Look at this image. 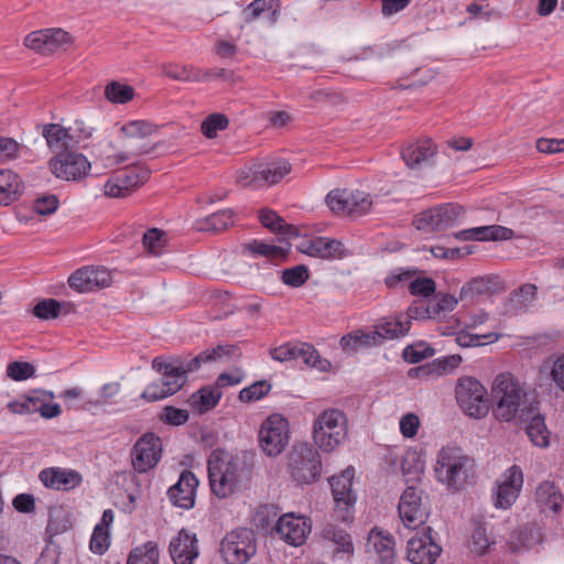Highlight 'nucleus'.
Returning <instances> with one entry per match:
<instances>
[{
    "label": "nucleus",
    "instance_id": "nucleus-6",
    "mask_svg": "<svg viewBox=\"0 0 564 564\" xmlns=\"http://www.w3.org/2000/svg\"><path fill=\"white\" fill-rule=\"evenodd\" d=\"M292 479L299 485H310L319 479L323 470L322 458L316 448L307 443L293 446L289 459Z\"/></svg>",
    "mask_w": 564,
    "mask_h": 564
},
{
    "label": "nucleus",
    "instance_id": "nucleus-63",
    "mask_svg": "<svg viewBox=\"0 0 564 564\" xmlns=\"http://www.w3.org/2000/svg\"><path fill=\"white\" fill-rule=\"evenodd\" d=\"M436 284L431 278H414L410 281L409 292L412 295L429 297L435 293Z\"/></svg>",
    "mask_w": 564,
    "mask_h": 564
},
{
    "label": "nucleus",
    "instance_id": "nucleus-52",
    "mask_svg": "<svg viewBox=\"0 0 564 564\" xmlns=\"http://www.w3.org/2000/svg\"><path fill=\"white\" fill-rule=\"evenodd\" d=\"M297 350V359H302L307 366L324 370L329 365L326 359L321 358L317 349L311 344L300 343Z\"/></svg>",
    "mask_w": 564,
    "mask_h": 564
},
{
    "label": "nucleus",
    "instance_id": "nucleus-53",
    "mask_svg": "<svg viewBox=\"0 0 564 564\" xmlns=\"http://www.w3.org/2000/svg\"><path fill=\"white\" fill-rule=\"evenodd\" d=\"M279 517L274 506H261L254 517L256 525L264 531H273Z\"/></svg>",
    "mask_w": 564,
    "mask_h": 564
},
{
    "label": "nucleus",
    "instance_id": "nucleus-16",
    "mask_svg": "<svg viewBox=\"0 0 564 564\" xmlns=\"http://www.w3.org/2000/svg\"><path fill=\"white\" fill-rule=\"evenodd\" d=\"M160 458L161 441L153 433L142 435L131 452L132 465L138 473H147L159 463Z\"/></svg>",
    "mask_w": 564,
    "mask_h": 564
},
{
    "label": "nucleus",
    "instance_id": "nucleus-34",
    "mask_svg": "<svg viewBox=\"0 0 564 564\" xmlns=\"http://www.w3.org/2000/svg\"><path fill=\"white\" fill-rule=\"evenodd\" d=\"M290 172L291 164L286 160L259 163L258 171H256L262 187L279 183Z\"/></svg>",
    "mask_w": 564,
    "mask_h": 564
},
{
    "label": "nucleus",
    "instance_id": "nucleus-30",
    "mask_svg": "<svg viewBox=\"0 0 564 564\" xmlns=\"http://www.w3.org/2000/svg\"><path fill=\"white\" fill-rule=\"evenodd\" d=\"M221 397L223 392L213 383L194 392L188 399V404L198 414H204L216 408Z\"/></svg>",
    "mask_w": 564,
    "mask_h": 564
},
{
    "label": "nucleus",
    "instance_id": "nucleus-15",
    "mask_svg": "<svg viewBox=\"0 0 564 564\" xmlns=\"http://www.w3.org/2000/svg\"><path fill=\"white\" fill-rule=\"evenodd\" d=\"M110 283L111 272L104 267H82L68 278L69 288L79 293L96 292L109 286Z\"/></svg>",
    "mask_w": 564,
    "mask_h": 564
},
{
    "label": "nucleus",
    "instance_id": "nucleus-40",
    "mask_svg": "<svg viewBox=\"0 0 564 564\" xmlns=\"http://www.w3.org/2000/svg\"><path fill=\"white\" fill-rule=\"evenodd\" d=\"M159 555L158 544L148 541L130 551L127 564H159Z\"/></svg>",
    "mask_w": 564,
    "mask_h": 564
},
{
    "label": "nucleus",
    "instance_id": "nucleus-4",
    "mask_svg": "<svg viewBox=\"0 0 564 564\" xmlns=\"http://www.w3.org/2000/svg\"><path fill=\"white\" fill-rule=\"evenodd\" d=\"M347 436V419L343 411L328 409L323 411L314 422L313 440L323 452L330 453Z\"/></svg>",
    "mask_w": 564,
    "mask_h": 564
},
{
    "label": "nucleus",
    "instance_id": "nucleus-45",
    "mask_svg": "<svg viewBox=\"0 0 564 564\" xmlns=\"http://www.w3.org/2000/svg\"><path fill=\"white\" fill-rule=\"evenodd\" d=\"M147 251L152 256H161L167 243L166 232L159 228L148 229L142 237Z\"/></svg>",
    "mask_w": 564,
    "mask_h": 564
},
{
    "label": "nucleus",
    "instance_id": "nucleus-3",
    "mask_svg": "<svg viewBox=\"0 0 564 564\" xmlns=\"http://www.w3.org/2000/svg\"><path fill=\"white\" fill-rule=\"evenodd\" d=\"M491 394L496 401L492 412L500 422L512 421L522 411L521 406L527 398L523 387L510 373H501L496 377Z\"/></svg>",
    "mask_w": 564,
    "mask_h": 564
},
{
    "label": "nucleus",
    "instance_id": "nucleus-19",
    "mask_svg": "<svg viewBox=\"0 0 564 564\" xmlns=\"http://www.w3.org/2000/svg\"><path fill=\"white\" fill-rule=\"evenodd\" d=\"M70 43V35L62 29L34 31L24 39V45L43 55L54 53Z\"/></svg>",
    "mask_w": 564,
    "mask_h": 564
},
{
    "label": "nucleus",
    "instance_id": "nucleus-35",
    "mask_svg": "<svg viewBox=\"0 0 564 564\" xmlns=\"http://www.w3.org/2000/svg\"><path fill=\"white\" fill-rule=\"evenodd\" d=\"M380 346L376 329L366 332L357 329L340 338V347L345 351H357L360 348H370Z\"/></svg>",
    "mask_w": 564,
    "mask_h": 564
},
{
    "label": "nucleus",
    "instance_id": "nucleus-23",
    "mask_svg": "<svg viewBox=\"0 0 564 564\" xmlns=\"http://www.w3.org/2000/svg\"><path fill=\"white\" fill-rule=\"evenodd\" d=\"M198 479L189 471H182L178 481L167 490L172 505L182 509H191L195 503Z\"/></svg>",
    "mask_w": 564,
    "mask_h": 564
},
{
    "label": "nucleus",
    "instance_id": "nucleus-59",
    "mask_svg": "<svg viewBox=\"0 0 564 564\" xmlns=\"http://www.w3.org/2000/svg\"><path fill=\"white\" fill-rule=\"evenodd\" d=\"M32 313L40 319H54L61 314V303L54 299H44L33 307Z\"/></svg>",
    "mask_w": 564,
    "mask_h": 564
},
{
    "label": "nucleus",
    "instance_id": "nucleus-43",
    "mask_svg": "<svg viewBox=\"0 0 564 564\" xmlns=\"http://www.w3.org/2000/svg\"><path fill=\"white\" fill-rule=\"evenodd\" d=\"M164 75L174 80L199 83L203 80V68L193 65H170L164 68Z\"/></svg>",
    "mask_w": 564,
    "mask_h": 564
},
{
    "label": "nucleus",
    "instance_id": "nucleus-58",
    "mask_svg": "<svg viewBox=\"0 0 564 564\" xmlns=\"http://www.w3.org/2000/svg\"><path fill=\"white\" fill-rule=\"evenodd\" d=\"M155 131V126L144 120L129 121L121 127V132L128 138H145Z\"/></svg>",
    "mask_w": 564,
    "mask_h": 564
},
{
    "label": "nucleus",
    "instance_id": "nucleus-56",
    "mask_svg": "<svg viewBox=\"0 0 564 564\" xmlns=\"http://www.w3.org/2000/svg\"><path fill=\"white\" fill-rule=\"evenodd\" d=\"M435 350L424 343L408 345L402 352V357L406 362L417 364L434 355Z\"/></svg>",
    "mask_w": 564,
    "mask_h": 564
},
{
    "label": "nucleus",
    "instance_id": "nucleus-54",
    "mask_svg": "<svg viewBox=\"0 0 564 564\" xmlns=\"http://www.w3.org/2000/svg\"><path fill=\"white\" fill-rule=\"evenodd\" d=\"M271 388V383L265 380L256 381L239 392V400L241 402L258 401L265 397L270 392Z\"/></svg>",
    "mask_w": 564,
    "mask_h": 564
},
{
    "label": "nucleus",
    "instance_id": "nucleus-8",
    "mask_svg": "<svg viewBox=\"0 0 564 564\" xmlns=\"http://www.w3.org/2000/svg\"><path fill=\"white\" fill-rule=\"evenodd\" d=\"M455 397L458 406L466 415L475 419H481L488 414V392L476 378H459L455 387Z\"/></svg>",
    "mask_w": 564,
    "mask_h": 564
},
{
    "label": "nucleus",
    "instance_id": "nucleus-28",
    "mask_svg": "<svg viewBox=\"0 0 564 564\" xmlns=\"http://www.w3.org/2000/svg\"><path fill=\"white\" fill-rule=\"evenodd\" d=\"M243 21L248 24L264 19L273 25L280 17V0H253L242 11Z\"/></svg>",
    "mask_w": 564,
    "mask_h": 564
},
{
    "label": "nucleus",
    "instance_id": "nucleus-61",
    "mask_svg": "<svg viewBox=\"0 0 564 564\" xmlns=\"http://www.w3.org/2000/svg\"><path fill=\"white\" fill-rule=\"evenodd\" d=\"M110 538L109 532L101 525H95L90 542L89 549L93 553L102 555L109 547Z\"/></svg>",
    "mask_w": 564,
    "mask_h": 564
},
{
    "label": "nucleus",
    "instance_id": "nucleus-1",
    "mask_svg": "<svg viewBox=\"0 0 564 564\" xmlns=\"http://www.w3.org/2000/svg\"><path fill=\"white\" fill-rule=\"evenodd\" d=\"M253 468V456L248 452L232 455L223 448L214 449L207 460L212 492L218 498L232 495L239 482L249 479Z\"/></svg>",
    "mask_w": 564,
    "mask_h": 564
},
{
    "label": "nucleus",
    "instance_id": "nucleus-46",
    "mask_svg": "<svg viewBox=\"0 0 564 564\" xmlns=\"http://www.w3.org/2000/svg\"><path fill=\"white\" fill-rule=\"evenodd\" d=\"M323 535L338 546L336 552H343L348 555L354 553L351 536L346 531L329 524L324 528Z\"/></svg>",
    "mask_w": 564,
    "mask_h": 564
},
{
    "label": "nucleus",
    "instance_id": "nucleus-64",
    "mask_svg": "<svg viewBox=\"0 0 564 564\" xmlns=\"http://www.w3.org/2000/svg\"><path fill=\"white\" fill-rule=\"evenodd\" d=\"M189 419L187 410L174 406H165L160 415V420L169 425L180 426L185 424Z\"/></svg>",
    "mask_w": 564,
    "mask_h": 564
},
{
    "label": "nucleus",
    "instance_id": "nucleus-20",
    "mask_svg": "<svg viewBox=\"0 0 564 564\" xmlns=\"http://www.w3.org/2000/svg\"><path fill=\"white\" fill-rule=\"evenodd\" d=\"M275 531L282 540L290 545H302L311 532L310 520L296 517L293 513L280 516L275 523Z\"/></svg>",
    "mask_w": 564,
    "mask_h": 564
},
{
    "label": "nucleus",
    "instance_id": "nucleus-39",
    "mask_svg": "<svg viewBox=\"0 0 564 564\" xmlns=\"http://www.w3.org/2000/svg\"><path fill=\"white\" fill-rule=\"evenodd\" d=\"M259 220L263 227L273 232L294 237L299 235L294 226L286 224L285 220L273 210L261 209L259 212Z\"/></svg>",
    "mask_w": 564,
    "mask_h": 564
},
{
    "label": "nucleus",
    "instance_id": "nucleus-49",
    "mask_svg": "<svg viewBox=\"0 0 564 564\" xmlns=\"http://www.w3.org/2000/svg\"><path fill=\"white\" fill-rule=\"evenodd\" d=\"M500 334L494 332L487 334H470L465 330H460L456 334L455 340L458 346L468 348L482 346L486 343H495L500 338Z\"/></svg>",
    "mask_w": 564,
    "mask_h": 564
},
{
    "label": "nucleus",
    "instance_id": "nucleus-42",
    "mask_svg": "<svg viewBox=\"0 0 564 564\" xmlns=\"http://www.w3.org/2000/svg\"><path fill=\"white\" fill-rule=\"evenodd\" d=\"M72 522L68 512L63 507H53L48 511L46 532L50 536L58 535L70 529Z\"/></svg>",
    "mask_w": 564,
    "mask_h": 564
},
{
    "label": "nucleus",
    "instance_id": "nucleus-47",
    "mask_svg": "<svg viewBox=\"0 0 564 564\" xmlns=\"http://www.w3.org/2000/svg\"><path fill=\"white\" fill-rule=\"evenodd\" d=\"M475 240H508L513 237V230L500 225L475 227Z\"/></svg>",
    "mask_w": 564,
    "mask_h": 564
},
{
    "label": "nucleus",
    "instance_id": "nucleus-11",
    "mask_svg": "<svg viewBox=\"0 0 564 564\" xmlns=\"http://www.w3.org/2000/svg\"><path fill=\"white\" fill-rule=\"evenodd\" d=\"M464 215V209L457 204H442L415 216L413 224L419 230L437 231L455 226Z\"/></svg>",
    "mask_w": 564,
    "mask_h": 564
},
{
    "label": "nucleus",
    "instance_id": "nucleus-9",
    "mask_svg": "<svg viewBox=\"0 0 564 564\" xmlns=\"http://www.w3.org/2000/svg\"><path fill=\"white\" fill-rule=\"evenodd\" d=\"M152 368L162 375L160 380L167 387L166 391L176 393L187 382L188 373L199 369V361L188 356H175L169 360L160 356L152 360Z\"/></svg>",
    "mask_w": 564,
    "mask_h": 564
},
{
    "label": "nucleus",
    "instance_id": "nucleus-2",
    "mask_svg": "<svg viewBox=\"0 0 564 564\" xmlns=\"http://www.w3.org/2000/svg\"><path fill=\"white\" fill-rule=\"evenodd\" d=\"M434 471L440 482L459 490L475 477V460L460 447H443L437 454Z\"/></svg>",
    "mask_w": 564,
    "mask_h": 564
},
{
    "label": "nucleus",
    "instance_id": "nucleus-48",
    "mask_svg": "<svg viewBox=\"0 0 564 564\" xmlns=\"http://www.w3.org/2000/svg\"><path fill=\"white\" fill-rule=\"evenodd\" d=\"M106 98L112 104H127L134 97V89L130 85L110 82L105 88Z\"/></svg>",
    "mask_w": 564,
    "mask_h": 564
},
{
    "label": "nucleus",
    "instance_id": "nucleus-57",
    "mask_svg": "<svg viewBox=\"0 0 564 564\" xmlns=\"http://www.w3.org/2000/svg\"><path fill=\"white\" fill-rule=\"evenodd\" d=\"M310 278L307 267L299 264L282 271V281L284 284L292 288L302 286Z\"/></svg>",
    "mask_w": 564,
    "mask_h": 564
},
{
    "label": "nucleus",
    "instance_id": "nucleus-38",
    "mask_svg": "<svg viewBox=\"0 0 564 564\" xmlns=\"http://www.w3.org/2000/svg\"><path fill=\"white\" fill-rule=\"evenodd\" d=\"M234 224V212L223 209L197 221V229L202 231H221Z\"/></svg>",
    "mask_w": 564,
    "mask_h": 564
},
{
    "label": "nucleus",
    "instance_id": "nucleus-13",
    "mask_svg": "<svg viewBox=\"0 0 564 564\" xmlns=\"http://www.w3.org/2000/svg\"><path fill=\"white\" fill-rule=\"evenodd\" d=\"M326 204L336 214L362 215L370 210L372 199L360 191L333 189L326 196Z\"/></svg>",
    "mask_w": 564,
    "mask_h": 564
},
{
    "label": "nucleus",
    "instance_id": "nucleus-12",
    "mask_svg": "<svg viewBox=\"0 0 564 564\" xmlns=\"http://www.w3.org/2000/svg\"><path fill=\"white\" fill-rule=\"evenodd\" d=\"M259 442L262 451L269 456L282 453L289 443V422L281 414L270 415L261 425Z\"/></svg>",
    "mask_w": 564,
    "mask_h": 564
},
{
    "label": "nucleus",
    "instance_id": "nucleus-55",
    "mask_svg": "<svg viewBox=\"0 0 564 564\" xmlns=\"http://www.w3.org/2000/svg\"><path fill=\"white\" fill-rule=\"evenodd\" d=\"M492 292V282L486 278H475L465 284L460 290V299L464 300L467 296L485 295Z\"/></svg>",
    "mask_w": 564,
    "mask_h": 564
},
{
    "label": "nucleus",
    "instance_id": "nucleus-14",
    "mask_svg": "<svg viewBox=\"0 0 564 564\" xmlns=\"http://www.w3.org/2000/svg\"><path fill=\"white\" fill-rule=\"evenodd\" d=\"M426 318L431 317L430 308H423L420 311L419 307L410 306L408 310V318L402 315H397L393 317H383L373 326L376 329V335L378 336V340L380 345H382L386 340H393L400 337L405 336L411 327L410 318Z\"/></svg>",
    "mask_w": 564,
    "mask_h": 564
},
{
    "label": "nucleus",
    "instance_id": "nucleus-22",
    "mask_svg": "<svg viewBox=\"0 0 564 564\" xmlns=\"http://www.w3.org/2000/svg\"><path fill=\"white\" fill-rule=\"evenodd\" d=\"M502 478L497 485L495 506L508 509L519 497L523 485V474L519 466L513 465L503 473Z\"/></svg>",
    "mask_w": 564,
    "mask_h": 564
},
{
    "label": "nucleus",
    "instance_id": "nucleus-18",
    "mask_svg": "<svg viewBox=\"0 0 564 564\" xmlns=\"http://www.w3.org/2000/svg\"><path fill=\"white\" fill-rule=\"evenodd\" d=\"M398 511L405 528L414 530L423 524L426 512L422 506L421 491L409 486L400 497Z\"/></svg>",
    "mask_w": 564,
    "mask_h": 564
},
{
    "label": "nucleus",
    "instance_id": "nucleus-10",
    "mask_svg": "<svg viewBox=\"0 0 564 564\" xmlns=\"http://www.w3.org/2000/svg\"><path fill=\"white\" fill-rule=\"evenodd\" d=\"M256 551L254 533L247 528L230 531L220 543V552L227 564H246Z\"/></svg>",
    "mask_w": 564,
    "mask_h": 564
},
{
    "label": "nucleus",
    "instance_id": "nucleus-32",
    "mask_svg": "<svg viewBox=\"0 0 564 564\" xmlns=\"http://www.w3.org/2000/svg\"><path fill=\"white\" fill-rule=\"evenodd\" d=\"M24 189L21 177L12 170H0V205L18 200Z\"/></svg>",
    "mask_w": 564,
    "mask_h": 564
},
{
    "label": "nucleus",
    "instance_id": "nucleus-36",
    "mask_svg": "<svg viewBox=\"0 0 564 564\" xmlns=\"http://www.w3.org/2000/svg\"><path fill=\"white\" fill-rule=\"evenodd\" d=\"M525 433L533 445L542 448L550 445L551 433L545 424L544 415L533 414L525 426Z\"/></svg>",
    "mask_w": 564,
    "mask_h": 564
},
{
    "label": "nucleus",
    "instance_id": "nucleus-62",
    "mask_svg": "<svg viewBox=\"0 0 564 564\" xmlns=\"http://www.w3.org/2000/svg\"><path fill=\"white\" fill-rule=\"evenodd\" d=\"M23 148L13 138L0 137V160L2 162H10L18 159Z\"/></svg>",
    "mask_w": 564,
    "mask_h": 564
},
{
    "label": "nucleus",
    "instance_id": "nucleus-7",
    "mask_svg": "<svg viewBox=\"0 0 564 564\" xmlns=\"http://www.w3.org/2000/svg\"><path fill=\"white\" fill-rule=\"evenodd\" d=\"M55 154L50 160L51 172L61 180L80 181L88 175L90 162L80 153L79 148H48Z\"/></svg>",
    "mask_w": 564,
    "mask_h": 564
},
{
    "label": "nucleus",
    "instance_id": "nucleus-50",
    "mask_svg": "<svg viewBox=\"0 0 564 564\" xmlns=\"http://www.w3.org/2000/svg\"><path fill=\"white\" fill-rule=\"evenodd\" d=\"M225 356H240L239 348L236 345H218L210 349H205L197 356L193 357L192 359H197L199 361V368L205 362H212L216 361Z\"/></svg>",
    "mask_w": 564,
    "mask_h": 564
},
{
    "label": "nucleus",
    "instance_id": "nucleus-5",
    "mask_svg": "<svg viewBox=\"0 0 564 564\" xmlns=\"http://www.w3.org/2000/svg\"><path fill=\"white\" fill-rule=\"evenodd\" d=\"M96 128L84 119H76L74 124L65 128L58 123L43 126L42 135L48 148H86Z\"/></svg>",
    "mask_w": 564,
    "mask_h": 564
},
{
    "label": "nucleus",
    "instance_id": "nucleus-33",
    "mask_svg": "<svg viewBox=\"0 0 564 564\" xmlns=\"http://www.w3.org/2000/svg\"><path fill=\"white\" fill-rule=\"evenodd\" d=\"M535 498L543 511L551 510L557 513L562 509L563 496L552 481H542L535 490Z\"/></svg>",
    "mask_w": 564,
    "mask_h": 564
},
{
    "label": "nucleus",
    "instance_id": "nucleus-21",
    "mask_svg": "<svg viewBox=\"0 0 564 564\" xmlns=\"http://www.w3.org/2000/svg\"><path fill=\"white\" fill-rule=\"evenodd\" d=\"M437 145L431 139L408 143L401 149V158L411 170H421L433 165Z\"/></svg>",
    "mask_w": 564,
    "mask_h": 564
},
{
    "label": "nucleus",
    "instance_id": "nucleus-25",
    "mask_svg": "<svg viewBox=\"0 0 564 564\" xmlns=\"http://www.w3.org/2000/svg\"><path fill=\"white\" fill-rule=\"evenodd\" d=\"M169 551L174 564H193L199 554L196 534L182 529L171 540Z\"/></svg>",
    "mask_w": 564,
    "mask_h": 564
},
{
    "label": "nucleus",
    "instance_id": "nucleus-31",
    "mask_svg": "<svg viewBox=\"0 0 564 564\" xmlns=\"http://www.w3.org/2000/svg\"><path fill=\"white\" fill-rule=\"evenodd\" d=\"M368 542L375 547L380 564H394L395 561V542L393 535L372 529L369 533Z\"/></svg>",
    "mask_w": 564,
    "mask_h": 564
},
{
    "label": "nucleus",
    "instance_id": "nucleus-37",
    "mask_svg": "<svg viewBox=\"0 0 564 564\" xmlns=\"http://www.w3.org/2000/svg\"><path fill=\"white\" fill-rule=\"evenodd\" d=\"M116 175L119 177V182L131 193L149 180L150 170L145 166L132 165L119 171Z\"/></svg>",
    "mask_w": 564,
    "mask_h": 564
},
{
    "label": "nucleus",
    "instance_id": "nucleus-17",
    "mask_svg": "<svg viewBox=\"0 0 564 564\" xmlns=\"http://www.w3.org/2000/svg\"><path fill=\"white\" fill-rule=\"evenodd\" d=\"M441 552L442 547L435 543L430 527L421 535L411 538L406 546V557L412 564H434Z\"/></svg>",
    "mask_w": 564,
    "mask_h": 564
},
{
    "label": "nucleus",
    "instance_id": "nucleus-41",
    "mask_svg": "<svg viewBox=\"0 0 564 564\" xmlns=\"http://www.w3.org/2000/svg\"><path fill=\"white\" fill-rule=\"evenodd\" d=\"M473 525L470 550L478 555H484L495 544V540L488 535L487 527L482 521L474 520Z\"/></svg>",
    "mask_w": 564,
    "mask_h": 564
},
{
    "label": "nucleus",
    "instance_id": "nucleus-24",
    "mask_svg": "<svg viewBox=\"0 0 564 564\" xmlns=\"http://www.w3.org/2000/svg\"><path fill=\"white\" fill-rule=\"evenodd\" d=\"M354 476V468L348 467L340 475L329 478L332 495L337 509L348 511L354 507L356 502V494L352 490Z\"/></svg>",
    "mask_w": 564,
    "mask_h": 564
},
{
    "label": "nucleus",
    "instance_id": "nucleus-51",
    "mask_svg": "<svg viewBox=\"0 0 564 564\" xmlns=\"http://www.w3.org/2000/svg\"><path fill=\"white\" fill-rule=\"evenodd\" d=\"M228 124L229 120L225 115L215 112L203 120L200 131L206 138L213 139L217 135L218 131L227 129Z\"/></svg>",
    "mask_w": 564,
    "mask_h": 564
},
{
    "label": "nucleus",
    "instance_id": "nucleus-26",
    "mask_svg": "<svg viewBox=\"0 0 564 564\" xmlns=\"http://www.w3.org/2000/svg\"><path fill=\"white\" fill-rule=\"evenodd\" d=\"M39 478L46 488L63 491L78 487L83 480L82 475L76 470H66L58 467L43 469Z\"/></svg>",
    "mask_w": 564,
    "mask_h": 564
},
{
    "label": "nucleus",
    "instance_id": "nucleus-27",
    "mask_svg": "<svg viewBox=\"0 0 564 564\" xmlns=\"http://www.w3.org/2000/svg\"><path fill=\"white\" fill-rule=\"evenodd\" d=\"M303 253L319 259H341L345 256L343 243L337 239L315 237L300 247Z\"/></svg>",
    "mask_w": 564,
    "mask_h": 564
},
{
    "label": "nucleus",
    "instance_id": "nucleus-60",
    "mask_svg": "<svg viewBox=\"0 0 564 564\" xmlns=\"http://www.w3.org/2000/svg\"><path fill=\"white\" fill-rule=\"evenodd\" d=\"M34 375L35 367L28 361H12L7 366V376L14 381H23Z\"/></svg>",
    "mask_w": 564,
    "mask_h": 564
},
{
    "label": "nucleus",
    "instance_id": "nucleus-44",
    "mask_svg": "<svg viewBox=\"0 0 564 564\" xmlns=\"http://www.w3.org/2000/svg\"><path fill=\"white\" fill-rule=\"evenodd\" d=\"M245 248L254 256H262L272 260H283L288 256L290 243H288V248H284L281 246L269 245L259 240H253L252 242L245 246Z\"/></svg>",
    "mask_w": 564,
    "mask_h": 564
},
{
    "label": "nucleus",
    "instance_id": "nucleus-29",
    "mask_svg": "<svg viewBox=\"0 0 564 564\" xmlns=\"http://www.w3.org/2000/svg\"><path fill=\"white\" fill-rule=\"evenodd\" d=\"M462 360V356L457 354L436 358L431 362L410 369L409 376L415 378H429L432 376L438 377L456 369L460 365Z\"/></svg>",
    "mask_w": 564,
    "mask_h": 564
}]
</instances>
